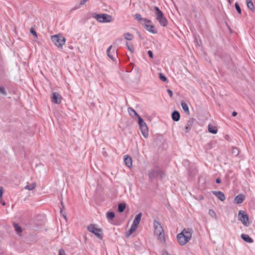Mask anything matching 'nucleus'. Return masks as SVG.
<instances>
[{
  "label": "nucleus",
  "mask_w": 255,
  "mask_h": 255,
  "mask_svg": "<svg viewBox=\"0 0 255 255\" xmlns=\"http://www.w3.org/2000/svg\"><path fill=\"white\" fill-rule=\"evenodd\" d=\"M138 225L139 224L133 222V223L131 226V227L136 230L138 227Z\"/></svg>",
  "instance_id": "nucleus-39"
},
{
  "label": "nucleus",
  "mask_w": 255,
  "mask_h": 255,
  "mask_svg": "<svg viewBox=\"0 0 255 255\" xmlns=\"http://www.w3.org/2000/svg\"><path fill=\"white\" fill-rule=\"evenodd\" d=\"M209 214L210 216H211L212 217H216V214L215 212V211L212 209H210L209 211Z\"/></svg>",
  "instance_id": "nucleus-35"
},
{
  "label": "nucleus",
  "mask_w": 255,
  "mask_h": 255,
  "mask_svg": "<svg viewBox=\"0 0 255 255\" xmlns=\"http://www.w3.org/2000/svg\"><path fill=\"white\" fill-rule=\"evenodd\" d=\"M51 38L54 44L59 48L62 47L66 41L65 38L61 33L52 35Z\"/></svg>",
  "instance_id": "nucleus-6"
},
{
  "label": "nucleus",
  "mask_w": 255,
  "mask_h": 255,
  "mask_svg": "<svg viewBox=\"0 0 255 255\" xmlns=\"http://www.w3.org/2000/svg\"><path fill=\"white\" fill-rule=\"evenodd\" d=\"M3 192V188L2 187H0V199H1L2 197Z\"/></svg>",
  "instance_id": "nucleus-44"
},
{
  "label": "nucleus",
  "mask_w": 255,
  "mask_h": 255,
  "mask_svg": "<svg viewBox=\"0 0 255 255\" xmlns=\"http://www.w3.org/2000/svg\"><path fill=\"white\" fill-rule=\"evenodd\" d=\"M88 0H80L79 4L80 5H84Z\"/></svg>",
  "instance_id": "nucleus-45"
},
{
  "label": "nucleus",
  "mask_w": 255,
  "mask_h": 255,
  "mask_svg": "<svg viewBox=\"0 0 255 255\" xmlns=\"http://www.w3.org/2000/svg\"><path fill=\"white\" fill-rule=\"evenodd\" d=\"M167 92L168 94H169L170 98H172L173 97V92L171 90L168 89L167 90Z\"/></svg>",
  "instance_id": "nucleus-43"
},
{
  "label": "nucleus",
  "mask_w": 255,
  "mask_h": 255,
  "mask_svg": "<svg viewBox=\"0 0 255 255\" xmlns=\"http://www.w3.org/2000/svg\"><path fill=\"white\" fill-rule=\"evenodd\" d=\"M171 118L173 121L178 122L180 118V114L177 111H174L171 114Z\"/></svg>",
  "instance_id": "nucleus-20"
},
{
  "label": "nucleus",
  "mask_w": 255,
  "mask_h": 255,
  "mask_svg": "<svg viewBox=\"0 0 255 255\" xmlns=\"http://www.w3.org/2000/svg\"><path fill=\"white\" fill-rule=\"evenodd\" d=\"M159 78L161 81L163 82H166L168 81L167 78L162 73H159Z\"/></svg>",
  "instance_id": "nucleus-33"
},
{
  "label": "nucleus",
  "mask_w": 255,
  "mask_h": 255,
  "mask_svg": "<svg viewBox=\"0 0 255 255\" xmlns=\"http://www.w3.org/2000/svg\"><path fill=\"white\" fill-rule=\"evenodd\" d=\"M181 106L183 109L184 112L188 115H190V112L189 110V108L187 104L185 102V101H182L181 102Z\"/></svg>",
  "instance_id": "nucleus-22"
},
{
  "label": "nucleus",
  "mask_w": 255,
  "mask_h": 255,
  "mask_svg": "<svg viewBox=\"0 0 255 255\" xmlns=\"http://www.w3.org/2000/svg\"><path fill=\"white\" fill-rule=\"evenodd\" d=\"M141 216L142 213H139L135 216L133 222L139 224L141 220Z\"/></svg>",
  "instance_id": "nucleus-26"
},
{
  "label": "nucleus",
  "mask_w": 255,
  "mask_h": 255,
  "mask_svg": "<svg viewBox=\"0 0 255 255\" xmlns=\"http://www.w3.org/2000/svg\"><path fill=\"white\" fill-rule=\"evenodd\" d=\"M235 8L236 9V10L237 11V12L239 13V14H241L242 13V10H241V8L239 4V3L236 2L235 3Z\"/></svg>",
  "instance_id": "nucleus-34"
},
{
  "label": "nucleus",
  "mask_w": 255,
  "mask_h": 255,
  "mask_svg": "<svg viewBox=\"0 0 255 255\" xmlns=\"http://www.w3.org/2000/svg\"><path fill=\"white\" fill-rule=\"evenodd\" d=\"M128 112H129V115L133 117V116H136L137 118H138V116H139L136 112V111L132 108H129L128 109Z\"/></svg>",
  "instance_id": "nucleus-27"
},
{
  "label": "nucleus",
  "mask_w": 255,
  "mask_h": 255,
  "mask_svg": "<svg viewBox=\"0 0 255 255\" xmlns=\"http://www.w3.org/2000/svg\"><path fill=\"white\" fill-rule=\"evenodd\" d=\"M97 225L91 224L87 227V230L94 234L98 238L102 240L103 238V233L102 229L97 228Z\"/></svg>",
  "instance_id": "nucleus-7"
},
{
  "label": "nucleus",
  "mask_w": 255,
  "mask_h": 255,
  "mask_svg": "<svg viewBox=\"0 0 255 255\" xmlns=\"http://www.w3.org/2000/svg\"><path fill=\"white\" fill-rule=\"evenodd\" d=\"M61 207H60V208L64 209V205L62 201L61 202Z\"/></svg>",
  "instance_id": "nucleus-49"
},
{
  "label": "nucleus",
  "mask_w": 255,
  "mask_h": 255,
  "mask_svg": "<svg viewBox=\"0 0 255 255\" xmlns=\"http://www.w3.org/2000/svg\"><path fill=\"white\" fill-rule=\"evenodd\" d=\"M134 231H135V230L130 227L128 231L126 232L125 237L126 238H129Z\"/></svg>",
  "instance_id": "nucleus-32"
},
{
  "label": "nucleus",
  "mask_w": 255,
  "mask_h": 255,
  "mask_svg": "<svg viewBox=\"0 0 255 255\" xmlns=\"http://www.w3.org/2000/svg\"><path fill=\"white\" fill-rule=\"evenodd\" d=\"M246 3L249 9H250L252 11H255V7L252 0H247Z\"/></svg>",
  "instance_id": "nucleus-24"
},
{
  "label": "nucleus",
  "mask_w": 255,
  "mask_h": 255,
  "mask_svg": "<svg viewBox=\"0 0 255 255\" xmlns=\"http://www.w3.org/2000/svg\"><path fill=\"white\" fill-rule=\"evenodd\" d=\"M165 175V172L158 167L151 169L148 172V178L151 181L157 178L162 179Z\"/></svg>",
  "instance_id": "nucleus-2"
},
{
  "label": "nucleus",
  "mask_w": 255,
  "mask_h": 255,
  "mask_svg": "<svg viewBox=\"0 0 255 255\" xmlns=\"http://www.w3.org/2000/svg\"><path fill=\"white\" fill-rule=\"evenodd\" d=\"M12 225L14 227V230L17 233V234L19 236H21V233L22 232V228L19 226V225L18 223H16L15 222H13L12 223Z\"/></svg>",
  "instance_id": "nucleus-19"
},
{
  "label": "nucleus",
  "mask_w": 255,
  "mask_h": 255,
  "mask_svg": "<svg viewBox=\"0 0 255 255\" xmlns=\"http://www.w3.org/2000/svg\"><path fill=\"white\" fill-rule=\"evenodd\" d=\"M138 34L139 37L141 39L143 40L144 39V38L142 37L141 35L140 34V33L139 32H138Z\"/></svg>",
  "instance_id": "nucleus-50"
},
{
  "label": "nucleus",
  "mask_w": 255,
  "mask_h": 255,
  "mask_svg": "<svg viewBox=\"0 0 255 255\" xmlns=\"http://www.w3.org/2000/svg\"><path fill=\"white\" fill-rule=\"evenodd\" d=\"M150 23H145L143 24L144 28L150 33L156 34L157 33V30L155 28V26L153 24H149Z\"/></svg>",
  "instance_id": "nucleus-12"
},
{
  "label": "nucleus",
  "mask_w": 255,
  "mask_h": 255,
  "mask_svg": "<svg viewBox=\"0 0 255 255\" xmlns=\"http://www.w3.org/2000/svg\"><path fill=\"white\" fill-rule=\"evenodd\" d=\"M132 70H133V68H131V70L130 71H128V72H131Z\"/></svg>",
  "instance_id": "nucleus-52"
},
{
  "label": "nucleus",
  "mask_w": 255,
  "mask_h": 255,
  "mask_svg": "<svg viewBox=\"0 0 255 255\" xmlns=\"http://www.w3.org/2000/svg\"><path fill=\"white\" fill-rule=\"evenodd\" d=\"M0 93L3 95H6V92L4 87L0 86Z\"/></svg>",
  "instance_id": "nucleus-36"
},
{
  "label": "nucleus",
  "mask_w": 255,
  "mask_h": 255,
  "mask_svg": "<svg viewBox=\"0 0 255 255\" xmlns=\"http://www.w3.org/2000/svg\"><path fill=\"white\" fill-rule=\"evenodd\" d=\"M222 58L229 67H231L233 65V60L229 55L224 54Z\"/></svg>",
  "instance_id": "nucleus-15"
},
{
  "label": "nucleus",
  "mask_w": 255,
  "mask_h": 255,
  "mask_svg": "<svg viewBox=\"0 0 255 255\" xmlns=\"http://www.w3.org/2000/svg\"><path fill=\"white\" fill-rule=\"evenodd\" d=\"M208 131L209 132L213 133V134H216L217 133L218 130L216 127L213 126L211 125H208Z\"/></svg>",
  "instance_id": "nucleus-25"
},
{
  "label": "nucleus",
  "mask_w": 255,
  "mask_h": 255,
  "mask_svg": "<svg viewBox=\"0 0 255 255\" xmlns=\"http://www.w3.org/2000/svg\"><path fill=\"white\" fill-rule=\"evenodd\" d=\"M241 237L243 240L247 243H253L254 242L253 239L248 235L242 234L241 236Z\"/></svg>",
  "instance_id": "nucleus-21"
},
{
  "label": "nucleus",
  "mask_w": 255,
  "mask_h": 255,
  "mask_svg": "<svg viewBox=\"0 0 255 255\" xmlns=\"http://www.w3.org/2000/svg\"><path fill=\"white\" fill-rule=\"evenodd\" d=\"M154 9L157 20L161 26L164 27L166 26L168 23V20L164 16L163 12L156 6L154 7Z\"/></svg>",
  "instance_id": "nucleus-4"
},
{
  "label": "nucleus",
  "mask_w": 255,
  "mask_h": 255,
  "mask_svg": "<svg viewBox=\"0 0 255 255\" xmlns=\"http://www.w3.org/2000/svg\"><path fill=\"white\" fill-rule=\"evenodd\" d=\"M126 204L125 203H119L118 205V211L119 213H123L126 207Z\"/></svg>",
  "instance_id": "nucleus-23"
},
{
  "label": "nucleus",
  "mask_w": 255,
  "mask_h": 255,
  "mask_svg": "<svg viewBox=\"0 0 255 255\" xmlns=\"http://www.w3.org/2000/svg\"><path fill=\"white\" fill-rule=\"evenodd\" d=\"M137 118H138V124L141 132L142 135L145 138H147L148 135V127L146 125V124L145 123L144 120L142 119V118L140 116H138Z\"/></svg>",
  "instance_id": "nucleus-8"
},
{
  "label": "nucleus",
  "mask_w": 255,
  "mask_h": 255,
  "mask_svg": "<svg viewBox=\"0 0 255 255\" xmlns=\"http://www.w3.org/2000/svg\"><path fill=\"white\" fill-rule=\"evenodd\" d=\"M124 36L125 38L128 40H131L133 38V35L128 32L125 33Z\"/></svg>",
  "instance_id": "nucleus-31"
},
{
  "label": "nucleus",
  "mask_w": 255,
  "mask_h": 255,
  "mask_svg": "<svg viewBox=\"0 0 255 255\" xmlns=\"http://www.w3.org/2000/svg\"><path fill=\"white\" fill-rule=\"evenodd\" d=\"M216 183L217 184H220L221 183V179L220 177L217 178L216 179Z\"/></svg>",
  "instance_id": "nucleus-46"
},
{
  "label": "nucleus",
  "mask_w": 255,
  "mask_h": 255,
  "mask_svg": "<svg viewBox=\"0 0 255 255\" xmlns=\"http://www.w3.org/2000/svg\"><path fill=\"white\" fill-rule=\"evenodd\" d=\"M64 209H65L60 208V214L63 216L64 219L66 220V212L64 211Z\"/></svg>",
  "instance_id": "nucleus-38"
},
{
  "label": "nucleus",
  "mask_w": 255,
  "mask_h": 255,
  "mask_svg": "<svg viewBox=\"0 0 255 255\" xmlns=\"http://www.w3.org/2000/svg\"><path fill=\"white\" fill-rule=\"evenodd\" d=\"M124 162L125 164L128 167H131L132 166V160L131 157L128 155H126L124 156Z\"/></svg>",
  "instance_id": "nucleus-18"
},
{
  "label": "nucleus",
  "mask_w": 255,
  "mask_h": 255,
  "mask_svg": "<svg viewBox=\"0 0 255 255\" xmlns=\"http://www.w3.org/2000/svg\"><path fill=\"white\" fill-rule=\"evenodd\" d=\"M193 230L192 228H185L177 235V240L181 246H184L192 238Z\"/></svg>",
  "instance_id": "nucleus-1"
},
{
  "label": "nucleus",
  "mask_w": 255,
  "mask_h": 255,
  "mask_svg": "<svg viewBox=\"0 0 255 255\" xmlns=\"http://www.w3.org/2000/svg\"><path fill=\"white\" fill-rule=\"evenodd\" d=\"M36 187V183H33L32 184H29L25 186L24 188L28 190H32Z\"/></svg>",
  "instance_id": "nucleus-28"
},
{
  "label": "nucleus",
  "mask_w": 255,
  "mask_h": 255,
  "mask_svg": "<svg viewBox=\"0 0 255 255\" xmlns=\"http://www.w3.org/2000/svg\"><path fill=\"white\" fill-rule=\"evenodd\" d=\"M92 16L95 18L98 22L101 23L110 22L113 20L112 16L106 13L97 14L93 13Z\"/></svg>",
  "instance_id": "nucleus-5"
},
{
  "label": "nucleus",
  "mask_w": 255,
  "mask_h": 255,
  "mask_svg": "<svg viewBox=\"0 0 255 255\" xmlns=\"http://www.w3.org/2000/svg\"><path fill=\"white\" fill-rule=\"evenodd\" d=\"M238 216L239 220L242 222L245 226L247 227L249 225L250 223L249 216L246 212L242 210L239 211Z\"/></svg>",
  "instance_id": "nucleus-9"
},
{
  "label": "nucleus",
  "mask_w": 255,
  "mask_h": 255,
  "mask_svg": "<svg viewBox=\"0 0 255 255\" xmlns=\"http://www.w3.org/2000/svg\"><path fill=\"white\" fill-rule=\"evenodd\" d=\"M62 97L61 95L57 92L53 93L51 97V101L56 104H59L61 102Z\"/></svg>",
  "instance_id": "nucleus-10"
},
{
  "label": "nucleus",
  "mask_w": 255,
  "mask_h": 255,
  "mask_svg": "<svg viewBox=\"0 0 255 255\" xmlns=\"http://www.w3.org/2000/svg\"><path fill=\"white\" fill-rule=\"evenodd\" d=\"M135 18L142 25L145 23H152L151 20L146 18H142L139 13H136L134 15Z\"/></svg>",
  "instance_id": "nucleus-11"
},
{
  "label": "nucleus",
  "mask_w": 255,
  "mask_h": 255,
  "mask_svg": "<svg viewBox=\"0 0 255 255\" xmlns=\"http://www.w3.org/2000/svg\"><path fill=\"white\" fill-rule=\"evenodd\" d=\"M162 255H170L166 250H163L162 251Z\"/></svg>",
  "instance_id": "nucleus-47"
},
{
  "label": "nucleus",
  "mask_w": 255,
  "mask_h": 255,
  "mask_svg": "<svg viewBox=\"0 0 255 255\" xmlns=\"http://www.w3.org/2000/svg\"><path fill=\"white\" fill-rule=\"evenodd\" d=\"M112 48V45H111L110 46L107 50V55L108 56L111 58L112 60H114V56L113 55L111 54V49Z\"/></svg>",
  "instance_id": "nucleus-30"
},
{
  "label": "nucleus",
  "mask_w": 255,
  "mask_h": 255,
  "mask_svg": "<svg viewBox=\"0 0 255 255\" xmlns=\"http://www.w3.org/2000/svg\"><path fill=\"white\" fill-rule=\"evenodd\" d=\"M237 112H236V111H234L232 114V116L233 117H236L237 115Z\"/></svg>",
  "instance_id": "nucleus-48"
},
{
  "label": "nucleus",
  "mask_w": 255,
  "mask_h": 255,
  "mask_svg": "<svg viewBox=\"0 0 255 255\" xmlns=\"http://www.w3.org/2000/svg\"><path fill=\"white\" fill-rule=\"evenodd\" d=\"M127 46L128 49L131 52L133 53L134 52V49L133 47H130L129 45H128V43H127Z\"/></svg>",
  "instance_id": "nucleus-41"
},
{
  "label": "nucleus",
  "mask_w": 255,
  "mask_h": 255,
  "mask_svg": "<svg viewBox=\"0 0 255 255\" xmlns=\"http://www.w3.org/2000/svg\"><path fill=\"white\" fill-rule=\"evenodd\" d=\"M153 226L154 233L158 236V240L163 244L166 245L164 230L159 222L154 220L153 222Z\"/></svg>",
  "instance_id": "nucleus-3"
},
{
  "label": "nucleus",
  "mask_w": 255,
  "mask_h": 255,
  "mask_svg": "<svg viewBox=\"0 0 255 255\" xmlns=\"http://www.w3.org/2000/svg\"><path fill=\"white\" fill-rule=\"evenodd\" d=\"M147 54H148V55L149 56V57L151 58H153V52H152V51L151 50H148L147 51Z\"/></svg>",
  "instance_id": "nucleus-42"
},
{
  "label": "nucleus",
  "mask_w": 255,
  "mask_h": 255,
  "mask_svg": "<svg viewBox=\"0 0 255 255\" xmlns=\"http://www.w3.org/2000/svg\"><path fill=\"white\" fill-rule=\"evenodd\" d=\"M246 196L243 194H240L238 195L234 199V202L237 204H240L242 203L245 200Z\"/></svg>",
  "instance_id": "nucleus-16"
},
{
  "label": "nucleus",
  "mask_w": 255,
  "mask_h": 255,
  "mask_svg": "<svg viewBox=\"0 0 255 255\" xmlns=\"http://www.w3.org/2000/svg\"><path fill=\"white\" fill-rule=\"evenodd\" d=\"M212 193L221 201H224L226 199L225 194L220 191H212Z\"/></svg>",
  "instance_id": "nucleus-13"
},
{
  "label": "nucleus",
  "mask_w": 255,
  "mask_h": 255,
  "mask_svg": "<svg viewBox=\"0 0 255 255\" xmlns=\"http://www.w3.org/2000/svg\"><path fill=\"white\" fill-rule=\"evenodd\" d=\"M58 255H66L65 251L62 249H60L58 251Z\"/></svg>",
  "instance_id": "nucleus-40"
},
{
  "label": "nucleus",
  "mask_w": 255,
  "mask_h": 255,
  "mask_svg": "<svg viewBox=\"0 0 255 255\" xmlns=\"http://www.w3.org/2000/svg\"><path fill=\"white\" fill-rule=\"evenodd\" d=\"M195 121V119L192 118H190L187 122V124L185 128V132L186 133H188L191 130V128L193 127V123Z\"/></svg>",
  "instance_id": "nucleus-14"
},
{
  "label": "nucleus",
  "mask_w": 255,
  "mask_h": 255,
  "mask_svg": "<svg viewBox=\"0 0 255 255\" xmlns=\"http://www.w3.org/2000/svg\"><path fill=\"white\" fill-rule=\"evenodd\" d=\"M5 204V203L4 202L3 203H2V205H4Z\"/></svg>",
  "instance_id": "nucleus-51"
},
{
  "label": "nucleus",
  "mask_w": 255,
  "mask_h": 255,
  "mask_svg": "<svg viewBox=\"0 0 255 255\" xmlns=\"http://www.w3.org/2000/svg\"><path fill=\"white\" fill-rule=\"evenodd\" d=\"M30 32L35 37H37V33H36V31L33 28H31L30 29Z\"/></svg>",
  "instance_id": "nucleus-37"
},
{
  "label": "nucleus",
  "mask_w": 255,
  "mask_h": 255,
  "mask_svg": "<svg viewBox=\"0 0 255 255\" xmlns=\"http://www.w3.org/2000/svg\"><path fill=\"white\" fill-rule=\"evenodd\" d=\"M106 217L108 221L110 222L112 224L114 225H118L116 222L111 221L115 217V213L114 212L109 211L107 212Z\"/></svg>",
  "instance_id": "nucleus-17"
},
{
  "label": "nucleus",
  "mask_w": 255,
  "mask_h": 255,
  "mask_svg": "<svg viewBox=\"0 0 255 255\" xmlns=\"http://www.w3.org/2000/svg\"><path fill=\"white\" fill-rule=\"evenodd\" d=\"M240 150L238 147H233L232 149V153L233 155L237 156L239 154Z\"/></svg>",
  "instance_id": "nucleus-29"
}]
</instances>
